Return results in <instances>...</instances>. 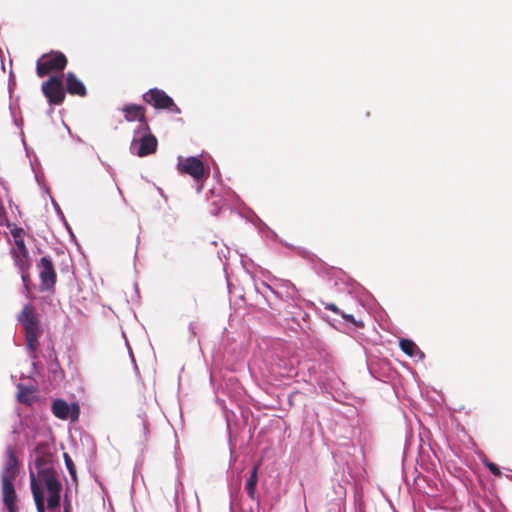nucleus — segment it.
Listing matches in <instances>:
<instances>
[{
  "mask_svg": "<svg viewBox=\"0 0 512 512\" xmlns=\"http://www.w3.org/2000/svg\"><path fill=\"white\" fill-rule=\"evenodd\" d=\"M19 472L18 460L11 446L7 447L6 460L1 473V481L7 478L9 481H14Z\"/></svg>",
  "mask_w": 512,
  "mask_h": 512,
  "instance_id": "f8f14e48",
  "label": "nucleus"
},
{
  "mask_svg": "<svg viewBox=\"0 0 512 512\" xmlns=\"http://www.w3.org/2000/svg\"><path fill=\"white\" fill-rule=\"evenodd\" d=\"M67 65L66 56L59 51L43 54L37 61L36 71L39 77H44L50 71H63Z\"/></svg>",
  "mask_w": 512,
  "mask_h": 512,
  "instance_id": "20e7f679",
  "label": "nucleus"
},
{
  "mask_svg": "<svg viewBox=\"0 0 512 512\" xmlns=\"http://www.w3.org/2000/svg\"><path fill=\"white\" fill-rule=\"evenodd\" d=\"M49 371L53 374L55 380L63 377V371L56 358L49 364Z\"/></svg>",
  "mask_w": 512,
  "mask_h": 512,
  "instance_id": "6ab92c4d",
  "label": "nucleus"
},
{
  "mask_svg": "<svg viewBox=\"0 0 512 512\" xmlns=\"http://www.w3.org/2000/svg\"><path fill=\"white\" fill-rule=\"evenodd\" d=\"M178 169L181 173H185L193 177L196 181L203 179L206 172L203 162L198 157H178Z\"/></svg>",
  "mask_w": 512,
  "mask_h": 512,
  "instance_id": "6e6552de",
  "label": "nucleus"
},
{
  "mask_svg": "<svg viewBox=\"0 0 512 512\" xmlns=\"http://www.w3.org/2000/svg\"><path fill=\"white\" fill-rule=\"evenodd\" d=\"M66 89L67 92L71 95L84 97L87 94V90L83 82L79 80L72 72H68L66 74Z\"/></svg>",
  "mask_w": 512,
  "mask_h": 512,
  "instance_id": "4468645a",
  "label": "nucleus"
},
{
  "mask_svg": "<svg viewBox=\"0 0 512 512\" xmlns=\"http://www.w3.org/2000/svg\"><path fill=\"white\" fill-rule=\"evenodd\" d=\"M255 288H256L257 292H260V288L257 285L255 286Z\"/></svg>",
  "mask_w": 512,
  "mask_h": 512,
  "instance_id": "e433bc0d",
  "label": "nucleus"
},
{
  "mask_svg": "<svg viewBox=\"0 0 512 512\" xmlns=\"http://www.w3.org/2000/svg\"><path fill=\"white\" fill-rule=\"evenodd\" d=\"M125 119L129 122L138 120L139 124L147 123L143 113L144 107L136 104H127L122 108Z\"/></svg>",
  "mask_w": 512,
  "mask_h": 512,
  "instance_id": "2eb2a0df",
  "label": "nucleus"
},
{
  "mask_svg": "<svg viewBox=\"0 0 512 512\" xmlns=\"http://www.w3.org/2000/svg\"><path fill=\"white\" fill-rule=\"evenodd\" d=\"M52 412L59 419H75L78 416V408L72 409L68 403L62 399L54 400Z\"/></svg>",
  "mask_w": 512,
  "mask_h": 512,
  "instance_id": "ddd939ff",
  "label": "nucleus"
},
{
  "mask_svg": "<svg viewBox=\"0 0 512 512\" xmlns=\"http://www.w3.org/2000/svg\"><path fill=\"white\" fill-rule=\"evenodd\" d=\"M18 321L25 330L28 356L30 359L35 361L37 359V350L39 347L38 339L42 330L40 328L38 317L30 304L23 307L21 313L18 315ZM35 365V362H33L32 366L35 367Z\"/></svg>",
  "mask_w": 512,
  "mask_h": 512,
  "instance_id": "f03ea898",
  "label": "nucleus"
},
{
  "mask_svg": "<svg viewBox=\"0 0 512 512\" xmlns=\"http://www.w3.org/2000/svg\"><path fill=\"white\" fill-rule=\"evenodd\" d=\"M51 449L48 442L40 441L30 454V486L37 512H55L61 505L62 484Z\"/></svg>",
  "mask_w": 512,
  "mask_h": 512,
  "instance_id": "f257e3e1",
  "label": "nucleus"
},
{
  "mask_svg": "<svg viewBox=\"0 0 512 512\" xmlns=\"http://www.w3.org/2000/svg\"><path fill=\"white\" fill-rule=\"evenodd\" d=\"M143 100L156 109H166L175 114L181 113L180 108L174 103V100L161 89H149L145 94H143Z\"/></svg>",
  "mask_w": 512,
  "mask_h": 512,
  "instance_id": "423d86ee",
  "label": "nucleus"
},
{
  "mask_svg": "<svg viewBox=\"0 0 512 512\" xmlns=\"http://www.w3.org/2000/svg\"><path fill=\"white\" fill-rule=\"evenodd\" d=\"M50 198H51V202H52V204H53V206H54V208H55V210H56V212H57L58 216H59V217H61V219L64 221V224H65V226H66L67 230L69 231V233H70V234H71V236L73 237L74 235H73V233H72V230H71L70 226L68 225L67 221L65 220L64 214H63V212L61 211V209H60V207H59L58 203L53 199V197H52L51 195H50Z\"/></svg>",
  "mask_w": 512,
  "mask_h": 512,
  "instance_id": "393cba45",
  "label": "nucleus"
},
{
  "mask_svg": "<svg viewBox=\"0 0 512 512\" xmlns=\"http://www.w3.org/2000/svg\"><path fill=\"white\" fill-rule=\"evenodd\" d=\"M17 388H18V393H17V399L19 402H22V403H27V394L29 393H32V389L28 386H25L23 384H18L17 385Z\"/></svg>",
  "mask_w": 512,
  "mask_h": 512,
  "instance_id": "a211bd4d",
  "label": "nucleus"
},
{
  "mask_svg": "<svg viewBox=\"0 0 512 512\" xmlns=\"http://www.w3.org/2000/svg\"><path fill=\"white\" fill-rule=\"evenodd\" d=\"M64 512H72L71 501L65 496L64 499Z\"/></svg>",
  "mask_w": 512,
  "mask_h": 512,
  "instance_id": "7c9ffc66",
  "label": "nucleus"
},
{
  "mask_svg": "<svg viewBox=\"0 0 512 512\" xmlns=\"http://www.w3.org/2000/svg\"><path fill=\"white\" fill-rule=\"evenodd\" d=\"M188 329H189V333H190V338L191 337H196V335H197V325L195 323H190Z\"/></svg>",
  "mask_w": 512,
  "mask_h": 512,
  "instance_id": "c756f323",
  "label": "nucleus"
},
{
  "mask_svg": "<svg viewBox=\"0 0 512 512\" xmlns=\"http://www.w3.org/2000/svg\"><path fill=\"white\" fill-rule=\"evenodd\" d=\"M101 164L103 165V167L105 168V170L107 171V173L112 177V179L114 180L115 179V171L114 169L111 167V165H109L107 162L101 160Z\"/></svg>",
  "mask_w": 512,
  "mask_h": 512,
  "instance_id": "bb28decb",
  "label": "nucleus"
},
{
  "mask_svg": "<svg viewBox=\"0 0 512 512\" xmlns=\"http://www.w3.org/2000/svg\"><path fill=\"white\" fill-rule=\"evenodd\" d=\"M218 257H219L220 260H222L223 258L227 259V256H226V253H225L224 250H221V251L218 252Z\"/></svg>",
  "mask_w": 512,
  "mask_h": 512,
  "instance_id": "473e14b6",
  "label": "nucleus"
},
{
  "mask_svg": "<svg viewBox=\"0 0 512 512\" xmlns=\"http://www.w3.org/2000/svg\"><path fill=\"white\" fill-rule=\"evenodd\" d=\"M508 479L512 480V474H506L505 475Z\"/></svg>",
  "mask_w": 512,
  "mask_h": 512,
  "instance_id": "f704fd0d",
  "label": "nucleus"
},
{
  "mask_svg": "<svg viewBox=\"0 0 512 512\" xmlns=\"http://www.w3.org/2000/svg\"><path fill=\"white\" fill-rule=\"evenodd\" d=\"M40 269V290L51 291L54 289L56 283V272L54 270L53 263L50 258L44 256L40 259L38 264Z\"/></svg>",
  "mask_w": 512,
  "mask_h": 512,
  "instance_id": "1a4fd4ad",
  "label": "nucleus"
},
{
  "mask_svg": "<svg viewBox=\"0 0 512 512\" xmlns=\"http://www.w3.org/2000/svg\"><path fill=\"white\" fill-rule=\"evenodd\" d=\"M340 316H341L343 319H345L346 321L351 322V323H353V324H354V325H356V326H359V324H358V323L356 322V320L354 319V316H353V315H351V314H345L344 312H341V313H340Z\"/></svg>",
  "mask_w": 512,
  "mask_h": 512,
  "instance_id": "cd10ccee",
  "label": "nucleus"
},
{
  "mask_svg": "<svg viewBox=\"0 0 512 512\" xmlns=\"http://www.w3.org/2000/svg\"><path fill=\"white\" fill-rule=\"evenodd\" d=\"M64 460H65V465L69 471L71 478L74 481H76V470H75V466H74L72 459L68 456V454L64 453Z\"/></svg>",
  "mask_w": 512,
  "mask_h": 512,
  "instance_id": "b1692460",
  "label": "nucleus"
},
{
  "mask_svg": "<svg viewBox=\"0 0 512 512\" xmlns=\"http://www.w3.org/2000/svg\"><path fill=\"white\" fill-rule=\"evenodd\" d=\"M262 285L280 300L294 301L298 298V291L289 280L273 277V279H270L269 284L263 282Z\"/></svg>",
  "mask_w": 512,
  "mask_h": 512,
  "instance_id": "39448f33",
  "label": "nucleus"
},
{
  "mask_svg": "<svg viewBox=\"0 0 512 512\" xmlns=\"http://www.w3.org/2000/svg\"><path fill=\"white\" fill-rule=\"evenodd\" d=\"M1 491L3 504L8 512H18L17 507V495L14 488L13 481H9L7 478L1 481Z\"/></svg>",
  "mask_w": 512,
  "mask_h": 512,
  "instance_id": "9b49d317",
  "label": "nucleus"
},
{
  "mask_svg": "<svg viewBox=\"0 0 512 512\" xmlns=\"http://www.w3.org/2000/svg\"><path fill=\"white\" fill-rule=\"evenodd\" d=\"M399 346L401 350L409 357H417L419 360H423L425 354L420 348L410 339H400Z\"/></svg>",
  "mask_w": 512,
  "mask_h": 512,
  "instance_id": "dca6fc26",
  "label": "nucleus"
},
{
  "mask_svg": "<svg viewBox=\"0 0 512 512\" xmlns=\"http://www.w3.org/2000/svg\"><path fill=\"white\" fill-rule=\"evenodd\" d=\"M295 311H289V313L292 315V319L298 323L299 319H302L303 321H306V318H308V314L302 310V308L298 306H292Z\"/></svg>",
  "mask_w": 512,
  "mask_h": 512,
  "instance_id": "aec40b11",
  "label": "nucleus"
},
{
  "mask_svg": "<svg viewBox=\"0 0 512 512\" xmlns=\"http://www.w3.org/2000/svg\"><path fill=\"white\" fill-rule=\"evenodd\" d=\"M27 271L28 270H19V272L21 274L23 285L26 290L29 289V282H30V277H29V274Z\"/></svg>",
  "mask_w": 512,
  "mask_h": 512,
  "instance_id": "a878e982",
  "label": "nucleus"
},
{
  "mask_svg": "<svg viewBox=\"0 0 512 512\" xmlns=\"http://www.w3.org/2000/svg\"><path fill=\"white\" fill-rule=\"evenodd\" d=\"M157 149V139L151 133L147 123L139 124L134 130V136L130 145L132 154L145 157L154 153Z\"/></svg>",
  "mask_w": 512,
  "mask_h": 512,
  "instance_id": "7ed1b4c3",
  "label": "nucleus"
},
{
  "mask_svg": "<svg viewBox=\"0 0 512 512\" xmlns=\"http://www.w3.org/2000/svg\"><path fill=\"white\" fill-rule=\"evenodd\" d=\"M482 463L485 467L489 469V471L496 477H499L502 475L500 468L493 462L489 461L486 457L482 460Z\"/></svg>",
  "mask_w": 512,
  "mask_h": 512,
  "instance_id": "412c9836",
  "label": "nucleus"
},
{
  "mask_svg": "<svg viewBox=\"0 0 512 512\" xmlns=\"http://www.w3.org/2000/svg\"><path fill=\"white\" fill-rule=\"evenodd\" d=\"M15 246L11 249V254L14 260V264L19 270H28L30 268V261L28 250L24 244L23 239L14 234Z\"/></svg>",
  "mask_w": 512,
  "mask_h": 512,
  "instance_id": "9d476101",
  "label": "nucleus"
},
{
  "mask_svg": "<svg viewBox=\"0 0 512 512\" xmlns=\"http://www.w3.org/2000/svg\"><path fill=\"white\" fill-rule=\"evenodd\" d=\"M258 465H254L250 471V475L245 483V490L250 499H256V487L258 482Z\"/></svg>",
  "mask_w": 512,
  "mask_h": 512,
  "instance_id": "f3484780",
  "label": "nucleus"
},
{
  "mask_svg": "<svg viewBox=\"0 0 512 512\" xmlns=\"http://www.w3.org/2000/svg\"><path fill=\"white\" fill-rule=\"evenodd\" d=\"M9 109H10V113H11V116H12V118H13L14 124H15L17 127H19L20 129H22L23 120H22L21 118H20V119H18V118L16 117V111H15V108H14L12 105H10ZM20 135H21V138H22V142H23V144L25 145L24 132H23V130H20Z\"/></svg>",
  "mask_w": 512,
  "mask_h": 512,
  "instance_id": "5701e85b",
  "label": "nucleus"
},
{
  "mask_svg": "<svg viewBox=\"0 0 512 512\" xmlns=\"http://www.w3.org/2000/svg\"><path fill=\"white\" fill-rule=\"evenodd\" d=\"M42 92L50 104L60 105L65 99L63 81L58 76H52L42 84Z\"/></svg>",
  "mask_w": 512,
  "mask_h": 512,
  "instance_id": "0eeeda50",
  "label": "nucleus"
},
{
  "mask_svg": "<svg viewBox=\"0 0 512 512\" xmlns=\"http://www.w3.org/2000/svg\"><path fill=\"white\" fill-rule=\"evenodd\" d=\"M325 309L333 311L336 314H339L342 312L335 304L333 303H327L325 304Z\"/></svg>",
  "mask_w": 512,
  "mask_h": 512,
  "instance_id": "c85d7f7f",
  "label": "nucleus"
},
{
  "mask_svg": "<svg viewBox=\"0 0 512 512\" xmlns=\"http://www.w3.org/2000/svg\"><path fill=\"white\" fill-rule=\"evenodd\" d=\"M66 128H67V131L71 134L70 128L68 126H66Z\"/></svg>",
  "mask_w": 512,
  "mask_h": 512,
  "instance_id": "4c0bfd02",
  "label": "nucleus"
},
{
  "mask_svg": "<svg viewBox=\"0 0 512 512\" xmlns=\"http://www.w3.org/2000/svg\"><path fill=\"white\" fill-rule=\"evenodd\" d=\"M142 423H143V429H144V431H145V430L147 429V423H146V421H145V420H143V422H142Z\"/></svg>",
  "mask_w": 512,
  "mask_h": 512,
  "instance_id": "72a5a7b5",
  "label": "nucleus"
},
{
  "mask_svg": "<svg viewBox=\"0 0 512 512\" xmlns=\"http://www.w3.org/2000/svg\"><path fill=\"white\" fill-rule=\"evenodd\" d=\"M35 179L38 182V184L41 185V182L44 179V175L43 174H39L38 172H35Z\"/></svg>",
  "mask_w": 512,
  "mask_h": 512,
  "instance_id": "2f4dec72",
  "label": "nucleus"
},
{
  "mask_svg": "<svg viewBox=\"0 0 512 512\" xmlns=\"http://www.w3.org/2000/svg\"><path fill=\"white\" fill-rule=\"evenodd\" d=\"M202 189V185H200L198 188H197V192H200Z\"/></svg>",
  "mask_w": 512,
  "mask_h": 512,
  "instance_id": "c9c22d12",
  "label": "nucleus"
},
{
  "mask_svg": "<svg viewBox=\"0 0 512 512\" xmlns=\"http://www.w3.org/2000/svg\"><path fill=\"white\" fill-rule=\"evenodd\" d=\"M255 225L258 227L261 233L267 232L272 238H276L277 234L271 230L261 219L256 217Z\"/></svg>",
  "mask_w": 512,
  "mask_h": 512,
  "instance_id": "4be33fe9",
  "label": "nucleus"
}]
</instances>
